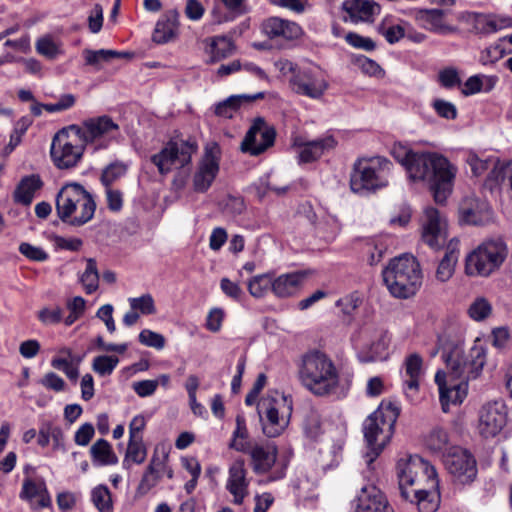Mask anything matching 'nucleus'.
<instances>
[{
    "label": "nucleus",
    "instance_id": "f257e3e1",
    "mask_svg": "<svg viewBox=\"0 0 512 512\" xmlns=\"http://www.w3.org/2000/svg\"><path fill=\"white\" fill-rule=\"evenodd\" d=\"M397 161L405 168L408 179L426 185L436 203L443 204L452 193L457 169L450 161L435 152L403 150Z\"/></svg>",
    "mask_w": 512,
    "mask_h": 512
},
{
    "label": "nucleus",
    "instance_id": "f03ea898",
    "mask_svg": "<svg viewBox=\"0 0 512 512\" xmlns=\"http://www.w3.org/2000/svg\"><path fill=\"white\" fill-rule=\"evenodd\" d=\"M398 416L399 408L391 402L383 401L364 420L362 430L368 449L365 459L369 468L390 442Z\"/></svg>",
    "mask_w": 512,
    "mask_h": 512
},
{
    "label": "nucleus",
    "instance_id": "7ed1b4c3",
    "mask_svg": "<svg viewBox=\"0 0 512 512\" xmlns=\"http://www.w3.org/2000/svg\"><path fill=\"white\" fill-rule=\"evenodd\" d=\"M55 209L59 219L72 227H81L94 217L93 196L79 183H67L58 191Z\"/></svg>",
    "mask_w": 512,
    "mask_h": 512
},
{
    "label": "nucleus",
    "instance_id": "20e7f679",
    "mask_svg": "<svg viewBox=\"0 0 512 512\" xmlns=\"http://www.w3.org/2000/svg\"><path fill=\"white\" fill-rule=\"evenodd\" d=\"M383 281L396 298L407 299L422 285V271L415 257L403 255L392 259L382 272Z\"/></svg>",
    "mask_w": 512,
    "mask_h": 512
},
{
    "label": "nucleus",
    "instance_id": "39448f33",
    "mask_svg": "<svg viewBox=\"0 0 512 512\" xmlns=\"http://www.w3.org/2000/svg\"><path fill=\"white\" fill-rule=\"evenodd\" d=\"M392 167V162L385 157L358 159L350 175L351 190L365 194L386 187Z\"/></svg>",
    "mask_w": 512,
    "mask_h": 512
},
{
    "label": "nucleus",
    "instance_id": "423d86ee",
    "mask_svg": "<svg viewBox=\"0 0 512 512\" xmlns=\"http://www.w3.org/2000/svg\"><path fill=\"white\" fill-rule=\"evenodd\" d=\"M444 361L452 380H458L459 384H468L482 373L486 364V347L476 338L468 354L456 345L444 356Z\"/></svg>",
    "mask_w": 512,
    "mask_h": 512
},
{
    "label": "nucleus",
    "instance_id": "0eeeda50",
    "mask_svg": "<svg viewBox=\"0 0 512 512\" xmlns=\"http://www.w3.org/2000/svg\"><path fill=\"white\" fill-rule=\"evenodd\" d=\"M508 249L501 238L482 242L466 257L465 273L472 277H488L500 268Z\"/></svg>",
    "mask_w": 512,
    "mask_h": 512
},
{
    "label": "nucleus",
    "instance_id": "6e6552de",
    "mask_svg": "<svg viewBox=\"0 0 512 512\" xmlns=\"http://www.w3.org/2000/svg\"><path fill=\"white\" fill-rule=\"evenodd\" d=\"M80 126L73 124L60 130L51 144V158L59 169L75 167L83 156L85 143L79 136Z\"/></svg>",
    "mask_w": 512,
    "mask_h": 512
},
{
    "label": "nucleus",
    "instance_id": "1a4fd4ad",
    "mask_svg": "<svg viewBox=\"0 0 512 512\" xmlns=\"http://www.w3.org/2000/svg\"><path fill=\"white\" fill-rule=\"evenodd\" d=\"M397 477L401 495L410 498V491L438 479L435 468L418 455L401 458L397 463Z\"/></svg>",
    "mask_w": 512,
    "mask_h": 512
},
{
    "label": "nucleus",
    "instance_id": "9d476101",
    "mask_svg": "<svg viewBox=\"0 0 512 512\" xmlns=\"http://www.w3.org/2000/svg\"><path fill=\"white\" fill-rule=\"evenodd\" d=\"M299 379L304 384H337L339 375L333 361L325 353L312 350L302 356Z\"/></svg>",
    "mask_w": 512,
    "mask_h": 512
},
{
    "label": "nucleus",
    "instance_id": "9b49d317",
    "mask_svg": "<svg viewBox=\"0 0 512 512\" xmlns=\"http://www.w3.org/2000/svg\"><path fill=\"white\" fill-rule=\"evenodd\" d=\"M196 151L195 142L182 139L170 140L158 153L151 156V162L161 175H166L173 169H180L188 165Z\"/></svg>",
    "mask_w": 512,
    "mask_h": 512
},
{
    "label": "nucleus",
    "instance_id": "f8f14e48",
    "mask_svg": "<svg viewBox=\"0 0 512 512\" xmlns=\"http://www.w3.org/2000/svg\"><path fill=\"white\" fill-rule=\"evenodd\" d=\"M443 463L455 481L466 484L472 482L477 475V466L474 456L461 447H451L444 454Z\"/></svg>",
    "mask_w": 512,
    "mask_h": 512
},
{
    "label": "nucleus",
    "instance_id": "ddd939ff",
    "mask_svg": "<svg viewBox=\"0 0 512 512\" xmlns=\"http://www.w3.org/2000/svg\"><path fill=\"white\" fill-rule=\"evenodd\" d=\"M275 137V128L269 125L264 118L257 117L253 120L241 143V150L257 156L273 146Z\"/></svg>",
    "mask_w": 512,
    "mask_h": 512
},
{
    "label": "nucleus",
    "instance_id": "4468645a",
    "mask_svg": "<svg viewBox=\"0 0 512 512\" xmlns=\"http://www.w3.org/2000/svg\"><path fill=\"white\" fill-rule=\"evenodd\" d=\"M507 423V410L502 401L484 404L478 413L477 430L485 439L497 436Z\"/></svg>",
    "mask_w": 512,
    "mask_h": 512
},
{
    "label": "nucleus",
    "instance_id": "2eb2a0df",
    "mask_svg": "<svg viewBox=\"0 0 512 512\" xmlns=\"http://www.w3.org/2000/svg\"><path fill=\"white\" fill-rule=\"evenodd\" d=\"M447 237L445 217L436 208H426L422 220V241L437 250L445 245Z\"/></svg>",
    "mask_w": 512,
    "mask_h": 512
},
{
    "label": "nucleus",
    "instance_id": "dca6fc26",
    "mask_svg": "<svg viewBox=\"0 0 512 512\" xmlns=\"http://www.w3.org/2000/svg\"><path fill=\"white\" fill-rule=\"evenodd\" d=\"M290 83L294 92L312 99H320L328 88L327 81L313 70L299 71Z\"/></svg>",
    "mask_w": 512,
    "mask_h": 512
},
{
    "label": "nucleus",
    "instance_id": "f3484780",
    "mask_svg": "<svg viewBox=\"0 0 512 512\" xmlns=\"http://www.w3.org/2000/svg\"><path fill=\"white\" fill-rule=\"evenodd\" d=\"M119 126L109 116H100L85 120L80 126V138L85 144L103 137H114Z\"/></svg>",
    "mask_w": 512,
    "mask_h": 512
},
{
    "label": "nucleus",
    "instance_id": "a211bd4d",
    "mask_svg": "<svg viewBox=\"0 0 512 512\" xmlns=\"http://www.w3.org/2000/svg\"><path fill=\"white\" fill-rule=\"evenodd\" d=\"M355 512H394V509L379 488L367 485L357 496Z\"/></svg>",
    "mask_w": 512,
    "mask_h": 512
},
{
    "label": "nucleus",
    "instance_id": "6ab92c4d",
    "mask_svg": "<svg viewBox=\"0 0 512 512\" xmlns=\"http://www.w3.org/2000/svg\"><path fill=\"white\" fill-rule=\"evenodd\" d=\"M249 484L244 460L234 461L229 467L226 481V489L233 496L234 504L241 505L243 503L245 497L249 494Z\"/></svg>",
    "mask_w": 512,
    "mask_h": 512
},
{
    "label": "nucleus",
    "instance_id": "aec40b11",
    "mask_svg": "<svg viewBox=\"0 0 512 512\" xmlns=\"http://www.w3.org/2000/svg\"><path fill=\"white\" fill-rule=\"evenodd\" d=\"M333 136H326L313 141L304 142L301 137H295L293 146L299 148L298 157L301 163H310L319 159L326 151L336 146Z\"/></svg>",
    "mask_w": 512,
    "mask_h": 512
},
{
    "label": "nucleus",
    "instance_id": "412c9836",
    "mask_svg": "<svg viewBox=\"0 0 512 512\" xmlns=\"http://www.w3.org/2000/svg\"><path fill=\"white\" fill-rule=\"evenodd\" d=\"M408 500L417 505L419 512H435L440 505L439 480H430L423 487L413 488Z\"/></svg>",
    "mask_w": 512,
    "mask_h": 512
},
{
    "label": "nucleus",
    "instance_id": "4be33fe9",
    "mask_svg": "<svg viewBox=\"0 0 512 512\" xmlns=\"http://www.w3.org/2000/svg\"><path fill=\"white\" fill-rule=\"evenodd\" d=\"M261 30L270 39L294 40L303 33L297 23L279 17H270L264 20Z\"/></svg>",
    "mask_w": 512,
    "mask_h": 512
},
{
    "label": "nucleus",
    "instance_id": "5701e85b",
    "mask_svg": "<svg viewBox=\"0 0 512 512\" xmlns=\"http://www.w3.org/2000/svg\"><path fill=\"white\" fill-rule=\"evenodd\" d=\"M219 172V163L216 157L211 153H205L200 161L197 171L193 177V189L196 192H206Z\"/></svg>",
    "mask_w": 512,
    "mask_h": 512
},
{
    "label": "nucleus",
    "instance_id": "b1692460",
    "mask_svg": "<svg viewBox=\"0 0 512 512\" xmlns=\"http://www.w3.org/2000/svg\"><path fill=\"white\" fill-rule=\"evenodd\" d=\"M459 213L461 221L472 225H485L492 219L489 205L475 199L465 200L459 208Z\"/></svg>",
    "mask_w": 512,
    "mask_h": 512
},
{
    "label": "nucleus",
    "instance_id": "393cba45",
    "mask_svg": "<svg viewBox=\"0 0 512 512\" xmlns=\"http://www.w3.org/2000/svg\"><path fill=\"white\" fill-rule=\"evenodd\" d=\"M416 20L421 27L437 34L447 35L457 31L456 27L446 23L445 12L441 9L419 10Z\"/></svg>",
    "mask_w": 512,
    "mask_h": 512
},
{
    "label": "nucleus",
    "instance_id": "a878e982",
    "mask_svg": "<svg viewBox=\"0 0 512 512\" xmlns=\"http://www.w3.org/2000/svg\"><path fill=\"white\" fill-rule=\"evenodd\" d=\"M252 460V468L256 474H264L270 471L277 459V447L267 443L264 445H254L247 452Z\"/></svg>",
    "mask_w": 512,
    "mask_h": 512
},
{
    "label": "nucleus",
    "instance_id": "bb28decb",
    "mask_svg": "<svg viewBox=\"0 0 512 512\" xmlns=\"http://www.w3.org/2000/svg\"><path fill=\"white\" fill-rule=\"evenodd\" d=\"M178 12L175 10L167 11L156 22L152 33V40L156 44H166L174 40L178 33Z\"/></svg>",
    "mask_w": 512,
    "mask_h": 512
},
{
    "label": "nucleus",
    "instance_id": "cd10ccee",
    "mask_svg": "<svg viewBox=\"0 0 512 512\" xmlns=\"http://www.w3.org/2000/svg\"><path fill=\"white\" fill-rule=\"evenodd\" d=\"M258 412L262 422L263 433L268 437L279 436L290 423V418L282 420L280 412L275 408L261 407V405L258 404Z\"/></svg>",
    "mask_w": 512,
    "mask_h": 512
},
{
    "label": "nucleus",
    "instance_id": "c85d7f7f",
    "mask_svg": "<svg viewBox=\"0 0 512 512\" xmlns=\"http://www.w3.org/2000/svg\"><path fill=\"white\" fill-rule=\"evenodd\" d=\"M342 8L353 22L369 21L380 11V6L373 0H345Z\"/></svg>",
    "mask_w": 512,
    "mask_h": 512
},
{
    "label": "nucleus",
    "instance_id": "c756f323",
    "mask_svg": "<svg viewBox=\"0 0 512 512\" xmlns=\"http://www.w3.org/2000/svg\"><path fill=\"white\" fill-rule=\"evenodd\" d=\"M19 497L20 499L29 502L37 499V505L41 508H45L51 503L50 496L43 479L35 481L29 477L25 478Z\"/></svg>",
    "mask_w": 512,
    "mask_h": 512
},
{
    "label": "nucleus",
    "instance_id": "7c9ffc66",
    "mask_svg": "<svg viewBox=\"0 0 512 512\" xmlns=\"http://www.w3.org/2000/svg\"><path fill=\"white\" fill-rule=\"evenodd\" d=\"M264 98L263 92H258L253 95H232L222 102L215 105V114L219 117L232 118L238 109L244 105L251 103L257 99Z\"/></svg>",
    "mask_w": 512,
    "mask_h": 512
},
{
    "label": "nucleus",
    "instance_id": "2f4dec72",
    "mask_svg": "<svg viewBox=\"0 0 512 512\" xmlns=\"http://www.w3.org/2000/svg\"><path fill=\"white\" fill-rule=\"evenodd\" d=\"M300 273H288L273 279L272 291L280 298L294 295L300 288L303 281Z\"/></svg>",
    "mask_w": 512,
    "mask_h": 512
},
{
    "label": "nucleus",
    "instance_id": "473e14b6",
    "mask_svg": "<svg viewBox=\"0 0 512 512\" xmlns=\"http://www.w3.org/2000/svg\"><path fill=\"white\" fill-rule=\"evenodd\" d=\"M468 395V386H439L442 411L448 413L451 406H459Z\"/></svg>",
    "mask_w": 512,
    "mask_h": 512
},
{
    "label": "nucleus",
    "instance_id": "72a5a7b5",
    "mask_svg": "<svg viewBox=\"0 0 512 512\" xmlns=\"http://www.w3.org/2000/svg\"><path fill=\"white\" fill-rule=\"evenodd\" d=\"M90 455L95 466H109L118 463V457L111 444L105 439H98L90 447Z\"/></svg>",
    "mask_w": 512,
    "mask_h": 512
},
{
    "label": "nucleus",
    "instance_id": "f704fd0d",
    "mask_svg": "<svg viewBox=\"0 0 512 512\" xmlns=\"http://www.w3.org/2000/svg\"><path fill=\"white\" fill-rule=\"evenodd\" d=\"M259 404L261 407L277 409V411L280 412V415L282 416V420L285 418L291 419L293 412V401L289 394L279 392L278 390H272L267 398L262 399Z\"/></svg>",
    "mask_w": 512,
    "mask_h": 512
},
{
    "label": "nucleus",
    "instance_id": "c9c22d12",
    "mask_svg": "<svg viewBox=\"0 0 512 512\" xmlns=\"http://www.w3.org/2000/svg\"><path fill=\"white\" fill-rule=\"evenodd\" d=\"M465 333V327L458 321L447 319L443 322L441 330L437 333L439 347L455 344L461 341Z\"/></svg>",
    "mask_w": 512,
    "mask_h": 512
},
{
    "label": "nucleus",
    "instance_id": "e433bc0d",
    "mask_svg": "<svg viewBox=\"0 0 512 512\" xmlns=\"http://www.w3.org/2000/svg\"><path fill=\"white\" fill-rule=\"evenodd\" d=\"M207 41L210 43L206 52L210 55L209 62L211 63H215L229 57L235 49L232 40L225 36H215L207 39Z\"/></svg>",
    "mask_w": 512,
    "mask_h": 512
},
{
    "label": "nucleus",
    "instance_id": "4c0bfd02",
    "mask_svg": "<svg viewBox=\"0 0 512 512\" xmlns=\"http://www.w3.org/2000/svg\"><path fill=\"white\" fill-rule=\"evenodd\" d=\"M41 186L42 181L38 175L24 177L15 190V201L29 205L34 198L35 192L40 189Z\"/></svg>",
    "mask_w": 512,
    "mask_h": 512
},
{
    "label": "nucleus",
    "instance_id": "58836bf2",
    "mask_svg": "<svg viewBox=\"0 0 512 512\" xmlns=\"http://www.w3.org/2000/svg\"><path fill=\"white\" fill-rule=\"evenodd\" d=\"M403 368L408 384H420L424 380V360L419 353L408 354L403 361Z\"/></svg>",
    "mask_w": 512,
    "mask_h": 512
},
{
    "label": "nucleus",
    "instance_id": "ea45409f",
    "mask_svg": "<svg viewBox=\"0 0 512 512\" xmlns=\"http://www.w3.org/2000/svg\"><path fill=\"white\" fill-rule=\"evenodd\" d=\"M465 21L476 34L488 35L495 33L494 15L470 12L465 16Z\"/></svg>",
    "mask_w": 512,
    "mask_h": 512
},
{
    "label": "nucleus",
    "instance_id": "a19ab883",
    "mask_svg": "<svg viewBox=\"0 0 512 512\" xmlns=\"http://www.w3.org/2000/svg\"><path fill=\"white\" fill-rule=\"evenodd\" d=\"M248 442V431L245 418L242 415L236 416V429L233 432L229 448L239 452L247 453L251 449Z\"/></svg>",
    "mask_w": 512,
    "mask_h": 512
},
{
    "label": "nucleus",
    "instance_id": "79ce46f5",
    "mask_svg": "<svg viewBox=\"0 0 512 512\" xmlns=\"http://www.w3.org/2000/svg\"><path fill=\"white\" fill-rule=\"evenodd\" d=\"M147 451L143 443V439H129L125 457L123 459V467L129 469L131 463L141 464L145 461Z\"/></svg>",
    "mask_w": 512,
    "mask_h": 512
},
{
    "label": "nucleus",
    "instance_id": "37998d69",
    "mask_svg": "<svg viewBox=\"0 0 512 512\" xmlns=\"http://www.w3.org/2000/svg\"><path fill=\"white\" fill-rule=\"evenodd\" d=\"M390 344V336L386 330H378L371 341L369 350L370 356L367 360H383L386 359L387 350Z\"/></svg>",
    "mask_w": 512,
    "mask_h": 512
},
{
    "label": "nucleus",
    "instance_id": "c03bdc74",
    "mask_svg": "<svg viewBox=\"0 0 512 512\" xmlns=\"http://www.w3.org/2000/svg\"><path fill=\"white\" fill-rule=\"evenodd\" d=\"M127 53L118 52L115 50H91L85 49L83 51V56L87 65L94 66L96 68H100L101 62H110L114 58H120L127 56Z\"/></svg>",
    "mask_w": 512,
    "mask_h": 512
},
{
    "label": "nucleus",
    "instance_id": "a18cd8bd",
    "mask_svg": "<svg viewBox=\"0 0 512 512\" xmlns=\"http://www.w3.org/2000/svg\"><path fill=\"white\" fill-rule=\"evenodd\" d=\"M80 282L87 294H92L99 286V272L95 259L86 260V269L80 277Z\"/></svg>",
    "mask_w": 512,
    "mask_h": 512
},
{
    "label": "nucleus",
    "instance_id": "49530a36",
    "mask_svg": "<svg viewBox=\"0 0 512 512\" xmlns=\"http://www.w3.org/2000/svg\"><path fill=\"white\" fill-rule=\"evenodd\" d=\"M427 445L432 451L441 453L442 458L452 447L448 432L443 428H435L431 431L427 439Z\"/></svg>",
    "mask_w": 512,
    "mask_h": 512
},
{
    "label": "nucleus",
    "instance_id": "de8ad7c7",
    "mask_svg": "<svg viewBox=\"0 0 512 512\" xmlns=\"http://www.w3.org/2000/svg\"><path fill=\"white\" fill-rule=\"evenodd\" d=\"M273 279L269 273L261 274L252 277L248 281V291L251 296L255 298H262L271 289L272 290Z\"/></svg>",
    "mask_w": 512,
    "mask_h": 512
},
{
    "label": "nucleus",
    "instance_id": "09e8293b",
    "mask_svg": "<svg viewBox=\"0 0 512 512\" xmlns=\"http://www.w3.org/2000/svg\"><path fill=\"white\" fill-rule=\"evenodd\" d=\"M457 261L458 253L456 251L451 250L446 252L436 270L437 280L440 282L448 281L454 274Z\"/></svg>",
    "mask_w": 512,
    "mask_h": 512
},
{
    "label": "nucleus",
    "instance_id": "8fccbe9b",
    "mask_svg": "<svg viewBox=\"0 0 512 512\" xmlns=\"http://www.w3.org/2000/svg\"><path fill=\"white\" fill-rule=\"evenodd\" d=\"M91 500L99 512H113L111 493L106 485L93 488Z\"/></svg>",
    "mask_w": 512,
    "mask_h": 512
},
{
    "label": "nucleus",
    "instance_id": "3c124183",
    "mask_svg": "<svg viewBox=\"0 0 512 512\" xmlns=\"http://www.w3.org/2000/svg\"><path fill=\"white\" fill-rule=\"evenodd\" d=\"M159 464L154 463L153 465H148L146 471L144 472L140 483L137 487V492L141 495H145L148 493L153 487H155L159 482V475L157 472L159 470Z\"/></svg>",
    "mask_w": 512,
    "mask_h": 512
},
{
    "label": "nucleus",
    "instance_id": "603ef678",
    "mask_svg": "<svg viewBox=\"0 0 512 512\" xmlns=\"http://www.w3.org/2000/svg\"><path fill=\"white\" fill-rule=\"evenodd\" d=\"M492 312L491 303L484 297L476 298L468 309L469 316L475 321L486 319Z\"/></svg>",
    "mask_w": 512,
    "mask_h": 512
},
{
    "label": "nucleus",
    "instance_id": "864d4df0",
    "mask_svg": "<svg viewBox=\"0 0 512 512\" xmlns=\"http://www.w3.org/2000/svg\"><path fill=\"white\" fill-rule=\"evenodd\" d=\"M309 390L318 397L338 400L344 398L348 389L346 386H307Z\"/></svg>",
    "mask_w": 512,
    "mask_h": 512
},
{
    "label": "nucleus",
    "instance_id": "5fc2aeb1",
    "mask_svg": "<svg viewBox=\"0 0 512 512\" xmlns=\"http://www.w3.org/2000/svg\"><path fill=\"white\" fill-rule=\"evenodd\" d=\"M361 304L362 297L357 291L347 294L336 301V306L347 316H352Z\"/></svg>",
    "mask_w": 512,
    "mask_h": 512
},
{
    "label": "nucleus",
    "instance_id": "6e6d98bb",
    "mask_svg": "<svg viewBox=\"0 0 512 512\" xmlns=\"http://www.w3.org/2000/svg\"><path fill=\"white\" fill-rule=\"evenodd\" d=\"M127 171V166L120 161H115L109 164L102 172L101 182L105 187H110V185L123 176Z\"/></svg>",
    "mask_w": 512,
    "mask_h": 512
},
{
    "label": "nucleus",
    "instance_id": "4d7b16f0",
    "mask_svg": "<svg viewBox=\"0 0 512 512\" xmlns=\"http://www.w3.org/2000/svg\"><path fill=\"white\" fill-rule=\"evenodd\" d=\"M506 54L507 48L500 42L499 38L497 43L481 52L480 62L484 65L493 64L503 58Z\"/></svg>",
    "mask_w": 512,
    "mask_h": 512
},
{
    "label": "nucleus",
    "instance_id": "13d9d810",
    "mask_svg": "<svg viewBox=\"0 0 512 512\" xmlns=\"http://www.w3.org/2000/svg\"><path fill=\"white\" fill-rule=\"evenodd\" d=\"M118 362L116 356L101 355L94 358L92 368L99 375L105 376L112 373Z\"/></svg>",
    "mask_w": 512,
    "mask_h": 512
},
{
    "label": "nucleus",
    "instance_id": "bf43d9fd",
    "mask_svg": "<svg viewBox=\"0 0 512 512\" xmlns=\"http://www.w3.org/2000/svg\"><path fill=\"white\" fill-rule=\"evenodd\" d=\"M129 303L132 310L140 311L144 315L156 313L154 299L150 294H144L137 298H130Z\"/></svg>",
    "mask_w": 512,
    "mask_h": 512
},
{
    "label": "nucleus",
    "instance_id": "052dcab7",
    "mask_svg": "<svg viewBox=\"0 0 512 512\" xmlns=\"http://www.w3.org/2000/svg\"><path fill=\"white\" fill-rule=\"evenodd\" d=\"M138 339L142 345L152 347L157 350L163 349L166 343V339L162 334L149 329L142 330L139 333Z\"/></svg>",
    "mask_w": 512,
    "mask_h": 512
},
{
    "label": "nucleus",
    "instance_id": "680f3d73",
    "mask_svg": "<svg viewBox=\"0 0 512 512\" xmlns=\"http://www.w3.org/2000/svg\"><path fill=\"white\" fill-rule=\"evenodd\" d=\"M37 317L44 325H56L63 319V310L59 306L44 307L38 311Z\"/></svg>",
    "mask_w": 512,
    "mask_h": 512
},
{
    "label": "nucleus",
    "instance_id": "e2e57ef3",
    "mask_svg": "<svg viewBox=\"0 0 512 512\" xmlns=\"http://www.w3.org/2000/svg\"><path fill=\"white\" fill-rule=\"evenodd\" d=\"M35 47L39 54L50 59L55 58L60 52L58 45L54 42L51 36L39 38Z\"/></svg>",
    "mask_w": 512,
    "mask_h": 512
},
{
    "label": "nucleus",
    "instance_id": "0e129e2a",
    "mask_svg": "<svg viewBox=\"0 0 512 512\" xmlns=\"http://www.w3.org/2000/svg\"><path fill=\"white\" fill-rule=\"evenodd\" d=\"M19 252L27 259L36 262H43L48 259V254L40 247L23 242L19 245Z\"/></svg>",
    "mask_w": 512,
    "mask_h": 512
},
{
    "label": "nucleus",
    "instance_id": "69168bd1",
    "mask_svg": "<svg viewBox=\"0 0 512 512\" xmlns=\"http://www.w3.org/2000/svg\"><path fill=\"white\" fill-rule=\"evenodd\" d=\"M51 365L55 369L63 371L70 381L74 382L78 379L79 371L77 365L73 364L72 362H69L67 359L54 358L51 361Z\"/></svg>",
    "mask_w": 512,
    "mask_h": 512
},
{
    "label": "nucleus",
    "instance_id": "338daca9",
    "mask_svg": "<svg viewBox=\"0 0 512 512\" xmlns=\"http://www.w3.org/2000/svg\"><path fill=\"white\" fill-rule=\"evenodd\" d=\"M356 63L360 69L369 76L382 77L385 74L384 70L377 62L366 56L358 57Z\"/></svg>",
    "mask_w": 512,
    "mask_h": 512
},
{
    "label": "nucleus",
    "instance_id": "774afa93",
    "mask_svg": "<svg viewBox=\"0 0 512 512\" xmlns=\"http://www.w3.org/2000/svg\"><path fill=\"white\" fill-rule=\"evenodd\" d=\"M432 106L436 113L442 118L453 120L457 117V109L451 102L442 99H436L434 100Z\"/></svg>",
    "mask_w": 512,
    "mask_h": 512
}]
</instances>
